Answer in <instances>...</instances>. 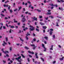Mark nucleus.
I'll return each mask as SVG.
<instances>
[{
	"label": "nucleus",
	"mask_w": 64,
	"mask_h": 64,
	"mask_svg": "<svg viewBox=\"0 0 64 64\" xmlns=\"http://www.w3.org/2000/svg\"><path fill=\"white\" fill-rule=\"evenodd\" d=\"M30 28L29 29V30L30 31H32L34 30L35 29V28L34 27L31 25H30Z\"/></svg>",
	"instance_id": "nucleus-1"
},
{
	"label": "nucleus",
	"mask_w": 64,
	"mask_h": 64,
	"mask_svg": "<svg viewBox=\"0 0 64 64\" xmlns=\"http://www.w3.org/2000/svg\"><path fill=\"white\" fill-rule=\"evenodd\" d=\"M50 32L49 34L50 35H52V34L53 33V31H54V30L53 29H50Z\"/></svg>",
	"instance_id": "nucleus-2"
},
{
	"label": "nucleus",
	"mask_w": 64,
	"mask_h": 64,
	"mask_svg": "<svg viewBox=\"0 0 64 64\" xmlns=\"http://www.w3.org/2000/svg\"><path fill=\"white\" fill-rule=\"evenodd\" d=\"M1 51H2V52L4 53L5 54H6V53H9V52L8 51L6 50L5 52L4 51V48H2L1 50Z\"/></svg>",
	"instance_id": "nucleus-3"
},
{
	"label": "nucleus",
	"mask_w": 64,
	"mask_h": 64,
	"mask_svg": "<svg viewBox=\"0 0 64 64\" xmlns=\"http://www.w3.org/2000/svg\"><path fill=\"white\" fill-rule=\"evenodd\" d=\"M25 16H24L22 18V21L23 22H25V21H26V19L25 18Z\"/></svg>",
	"instance_id": "nucleus-4"
},
{
	"label": "nucleus",
	"mask_w": 64,
	"mask_h": 64,
	"mask_svg": "<svg viewBox=\"0 0 64 64\" xmlns=\"http://www.w3.org/2000/svg\"><path fill=\"white\" fill-rule=\"evenodd\" d=\"M28 52L30 54H34V52H31L30 51H28Z\"/></svg>",
	"instance_id": "nucleus-5"
},
{
	"label": "nucleus",
	"mask_w": 64,
	"mask_h": 64,
	"mask_svg": "<svg viewBox=\"0 0 64 64\" xmlns=\"http://www.w3.org/2000/svg\"><path fill=\"white\" fill-rule=\"evenodd\" d=\"M21 58V56H20L19 57H18V58H16V60H19V59H20Z\"/></svg>",
	"instance_id": "nucleus-6"
},
{
	"label": "nucleus",
	"mask_w": 64,
	"mask_h": 64,
	"mask_svg": "<svg viewBox=\"0 0 64 64\" xmlns=\"http://www.w3.org/2000/svg\"><path fill=\"white\" fill-rule=\"evenodd\" d=\"M53 45H51L50 46V50H53Z\"/></svg>",
	"instance_id": "nucleus-7"
},
{
	"label": "nucleus",
	"mask_w": 64,
	"mask_h": 64,
	"mask_svg": "<svg viewBox=\"0 0 64 64\" xmlns=\"http://www.w3.org/2000/svg\"><path fill=\"white\" fill-rule=\"evenodd\" d=\"M64 57H62V58H59V60L60 61H62V60H63V59H64Z\"/></svg>",
	"instance_id": "nucleus-8"
},
{
	"label": "nucleus",
	"mask_w": 64,
	"mask_h": 64,
	"mask_svg": "<svg viewBox=\"0 0 64 64\" xmlns=\"http://www.w3.org/2000/svg\"><path fill=\"white\" fill-rule=\"evenodd\" d=\"M38 54V53L37 52L35 54V55L36 56V58H38V55H37V54Z\"/></svg>",
	"instance_id": "nucleus-9"
},
{
	"label": "nucleus",
	"mask_w": 64,
	"mask_h": 64,
	"mask_svg": "<svg viewBox=\"0 0 64 64\" xmlns=\"http://www.w3.org/2000/svg\"><path fill=\"white\" fill-rule=\"evenodd\" d=\"M33 19H34V20H35L36 21H37V18H35V16L34 17Z\"/></svg>",
	"instance_id": "nucleus-10"
},
{
	"label": "nucleus",
	"mask_w": 64,
	"mask_h": 64,
	"mask_svg": "<svg viewBox=\"0 0 64 64\" xmlns=\"http://www.w3.org/2000/svg\"><path fill=\"white\" fill-rule=\"evenodd\" d=\"M27 34H26V36H30V35H31V34H29V32H28L27 33Z\"/></svg>",
	"instance_id": "nucleus-11"
},
{
	"label": "nucleus",
	"mask_w": 64,
	"mask_h": 64,
	"mask_svg": "<svg viewBox=\"0 0 64 64\" xmlns=\"http://www.w3.org/2000/svg\"><path fill=\"white\" fill-rule=\"evenodd\" d=\"M42 47H43L45 49V45H44V44H42Z\"/></svg>",
	"instance_id": "nucleus-12"
},
{
	"label": "nucleus",
	"mask_w": 64,
	"mask_h": 64,
	"mask_svg": "<svg viewBox=\"0 0 64 64\" xmlns=\"http://www.w3.org/2000/svg\"><path fill=\"white\" fill-rule=\"evenodd\" d=\"M40 25H44V24H45L42 23L41 22H40Z\"/></svg>",
	"instance_id": "nucleus-13"
},
{
	"label": "nucleus",
	"mask_w": 64,
	"mask_h": 64,
	"mask_svg": "<svg viewBox=\"0 0 64 64\" xmlns=\"http://www.w3.org/2000/svg\"><path fill=\"white\" fill-rule=\"evenodd\" d=\"M24 48L26 49V50H28V49H29V48H28V47L26 46Z\"/></svg>",
	"instance_id": "nucleus-14"
},
{
	"label": "nucleus",
	"mask_w": 64,
	"mask_h": 64,
	"mask_svg": "<svg viewBox=\"0 0 64 64\" xmlns=\"http://www.w3.org/2000/svg\"><path fill=\"white\" fill-rule=\"evenodd\" d=\"M16 19H14V23H17L18 22L17 21H16Z\"/></svg>",
	"instance_id": "nucleus-15"
},
{
	"label": "nucleus",
	"mask_w": 64,
	"mask_h": 64,
	"mask_svg": "<svg viewBox=\"0 0 64 64\" xmlns=\"http://www.w3.org/2000/svg\"><path fill=\"white\" fill-rule=\"evenodd\" d=\"M20 38V41H22V42H24V40H23L21 38Z\"/></svg>",
	"instance_id": "nucleus-16"
},
{
	"label": "nucleus",
	"mask_w": 64,
	"mask_h": 64,
	"mask_svg": "<svg viewBox=\"0 0 64 64\" xmlns=\"http://www.w3.org/2000/svg\"><path fill=\"white\" fill-rule=\"evenodd\" d=\"M21 55L22 57V58H25V56H24V55H23V54H21Z\"/></svg>",
	"instance_id": "nucleus-17"
},
{
	"label": "nucleus",
	"mask_w": 64,
	"mask_h": 64,
	"mask_svg": "<svg viewBox=\"0 0 64 64\" xmlns=\"http://www.w3.org/2000/svg\"><path fill=\"white\" fill-rule=\"evenodd\" d=\"M51 14V12H47L46 14V15H50Z\"/></svg>",
	"instance_id": "nucleus-18"
},
{
	"label": "nucleus",
	"mask_w": 64,
	"mask_h": 64,
	"mask_svg": "<svg viewBox=\"0 0 64 64\" xmlns=\"http://www.w3.org/2000/svg\"><path fill=\"white\" fill-rule=\"evenodd\" d=\"M22 8V7L21 6H20L19 7V9L18 10V11H20V10Z\"/></svg>",
	"instance_id": "nucleus-19"
},
{
	"label": "nucleus",
	"mask_w": 64,
	"mask_h": 64,
	"mask_svg": "<svg viewBox=\"0 0 64 64\" xmlns=\"http://www.w3.org/2000/svg\"><path fill=\"white\" fill-rule=\"evenodd\" d=\"M43 28L44 29H46L47 28V27L46 26H43Z\"/></svg>",
	"instance_id": "nucleus-20"
},
{
	"label": "nucleus",
	"mask_w": 64,
	"mask_h": 64,
	"mask_svg": "<svg viewBox=\"0 0 64 64\" xmlns=\"http://www.w3.org/2000/svg\"><path fill=\"white\" fill-rule=\"evenodd\" d=\"M30 46L32 47H34V46H35V44H31Z\"/></svg>",
	"instance_id": "nucleus-21"
},
{
	"label": "nucleus",
	"mask_w": 64,
	"mask_h": 64,
	"mask_svg": "<svg viewBox=\"0 0 64 64\" xmlns=\"http://www.w3.org/2000/svg\"><path fill=\"white\" fill-rule=\"evenodd\" d=\"M36 31H38V32H39V30L37 28H36Z\"/></svg>",
	"instance_id": "nucleus-22"
},
{
	"label": "nucleus",
	"mask_w": 64,
	"mask_h": 64,
	"mask_svg": "<svg viewBox=\"0 0 64 64\" xmlns=\"http://www.w3.org/2000/svg\"><path fill=\"white\" fill-rule=\"evenodd\" d=\"M44 38V39H47V40H48V37L47 36H45Z\"/></svg>",
	"instance_id": "nucleus-23"
},
{
	"label": "nucleus",
	"mask_w": 64,
	"mask_h": 64,
	"mask_svg": "<svg viewBox=\"0 0 64 64\" xmlns=\"http://www.w3.org/2000/svg\"><path fill=\"white\" fill-rule=\"evenodd\" d=\"M1 15L3 17H4L5 16L4 14H1Z\"/></svg>",
	"instance_id": "nucleus-24"
},
{
	"label": "nucleus",
	"mask_w": 64,
	"mask_h": 64,
	"mask_svg": "<svg viewBox=\"0 0 64 64\" xmlns=\"http://www.w3.org/2000/svg\"><path fill=\"white\" fill-rule=\"evenodd\" d=\"M26 40H28V39H29V38L28 37H27V36H26Z\"/></svg>",
	"instance_id": "nucleus-25"
},
{
	"label": "nucleus",
	"mask_w": 64,
	"mask_h": 64,
	"mask_svg": "<svg viewBox=\"0 0 64 64\" xmlns=\"http://www.w3.org/2000/svg\"><path fill=\"white\" fill-rule=\"evenodd\" d=\"M10 11L11 13L13 12V11H12V10H10Z\"/></svg>",
	"instance_id": "nucleus-26"
},
{
	"label": "nucleus",
	"mask_w": 64,
	"mask_h": 64,
	"mask_svg": "<svg viewBox=\"0 0 64 64\" xmlns=\"http://www.w3.org/2000/svg\"><path fill=\"white\" fill-rule=\"evenodd\" d=\"M37 10L38 11V12H41V10H39L37 9Z\"/></svg>",
	"instance_id": "nucleus-27"
},
{
	"label": "nucleus",
	"mask_w": 64,
	"mask_h": 64,
	"mask_svg": "<svg viewBox=\"0 0 64 64\" xmlns=\"http://www.w3.org/2000/svg\"><path fill=\"white\" fill-rule=\"evenodd\" d=\"M44 52H45V51L46 52V48H44Z\"/></svg>",
	"instance_id": "nucleus-28"
},
{
	"label": "nucleus",
	"mask_w": 64,
	"mask_h": 64,
	"mask_svg": "<svg viewBox=\"0 0 64 64\" xmlns=\"http://www.w3.org/2000/svg\"><path fill=\"white\" fill-rule=\"evenodd\" d=\"M18 62H19V63H22V62H21V60H18Z\"/></svg>",
	"instance_id": "nucleus-29"
},
{
	"label": "nucleus",
	"mask_w": 64,
	"mask_h": 64,
	"mask_svg": "<svg viewBox=\"0 0 64 64\" xmlns=\"http://www.w3.org/2000/svg\"><path fill=\"white\" fill-rule=\"evenodd\" d=\"M40 59H41V60H42V61H43V62H44V59H43V58H41Z\"/></svg>",
	"instance_id": "nucleus-30"
},
{
	"label": "nucleus",
	"mask_w": 64,
	"mask_h": 64,
	"mask_svg": "<svg viewBox=\"0 0 64 64\" xmlns=\"http://www.w3.org/2000/svg\"><path fill=\"white\" fill-rule=\"evenodd\" d=\"M2 61L4 63H6V60H2Z\"/></svg>",
	"instance_id": "nucleus-31"
},
{
	"label": "nucleus",
	"mask_w": 64,
	"mask_h": 64,
	"mask_svg": "<svg viewBox=\"0 0 64 64\" xmlns=\"http://www.w3.org/2000/svg\"><path fill=\"white\" fill-rule=\"evenodd\" d=\"M6 41H8V38H7V37H6Z\"/></svg>",
	"instance_id": "nucleus-32"
},
{
	"label": "nucleus",
	"mask_w": 64,
	"mask_h": 64,
	"mask_svg": "<svg viewBox=\"0 0 64 64\" xmlns=\"http://www.w3.org/2000/svg\"><path fill=\"white\" fill-rule=\"evenodd\" d=\"M33 40L34 41V42H35V41H36V38H34V39Z\"/></svg>",
	"instance_id": "nucleus-33"
},
{
	"label": "nucleus",
	"mask_w": 64,
	"mask_h": 64,
	"mask_svg": "<svg viewBox=\"0 0 64 64\" xmlns=\"http://www.w3.org/2000/svg\"><path fill=\"white\" fill-rule=\"evenodd\" d=\"M31 6H32V5L30 4L29 6V8H31Z\"/></svg>",
	"instance_id": "nucleus-34"
},
{
	"label": "nucleus",
	"mask_w": 64,
	"mask_h": 64,
	"mask_svg": "<svg viewBox=\"0 0 64 64\" xmlns=\"http://www.w3.org/2000/svg\"><path fill=\"white\" fill-rule=\"evenodd\" d=\"M11 28H14V26H11Z\"/></svg>",
	"instance_id": "nucleus-35"
},
{
	"label": "nucleus",
	"mask_w": 64,
	"mask_h": 64,
	"mask_svg": "<svg viewBox=\"0 0 64 64\" xmlns=\"http://www.w3.org/2000/svg\"><path fill=\"white\" fill-rule=\"evenodd\" d=\"M39 17L40 18H42V16H39Z\"/></svg>",
	"instance_id": "nucleus-36"
},
{
	"label": "nucleus",
	"mask_w": 64,
	"mask_h": 64,
	"mask_svg": "<svg viewBox=\"0 0 64 64\" xmlns=\"http://www.w3.org/2000/svg\"><path fill=\"white\" fill-rule=\"evenodd\" d=\"M0 25L1 26H3V24L2 22L0 23Z\"/></svg>",
	"instance_id": "nucleus-37"
},
{
	"label": "nucleus",
	"mask_w": 64,
	"mask_h": 64,
	"mask_svg": "<svg viewBox=\"0 0 64 64\" xmlns=\"http://www.w3.org/2000/svg\"><path fill=\"white\" fill-rule=\"evenodd\" d=\"M54 6H55L56 7H58V5L57 4H55L54 5Z\"/></svg>",
	"instance_id": "nucleus-38"
},
{
	"label": "nucleus",
	"mask_w": 64,
	"mask_h": 64,
	"mask_svg": "<svg viewBox=\"0 0 64 64\" xmlns=\"http://www.w3.org/2000/svg\"><path fill=\"white\" fill-rule=\"evenodd\" d=\"M17 8H16L14 10V12H15V11H17Z\"/></svg>",
	"instance_id": "nucleus-39"
},
{
	"label": "nucleus",
	"mask_w": 64,
	"mask_h": 64,
	"mask_svg": "<svg viewBox=\"0 0 64 64\" xmlns=\"http://www.w3.org/2000/svg\"><path fill=\"white\" fill-rule=\"evenodd\" d=\"M60 2H62V3L64 2V0H60Z\"/></svg>",
	"instance_id": "nucleus-40"
},
{
	"label": "nucleus",
	"mask_w": 64,
	"mask_h": 64,
	"mask_svg": "<svg viewBox=\"0 0 64 64\" xmlns=\"http://www.w3.org/2000/svg\"><path fill=\"white\" fill-rule=\"evenodd\" d=\"M10 6H9V7H8V10H10Z\"/></svg>",
	"instance_id": "nucleus-41"
},
{
	"label": "nucleus",
	"mask_w": 64,
	"mask_h": 64,
	"mask_svg": "<svg viewBox=\"0 0 64 64\" xmlns=\"http://www.w3.org/2000/svg\"><path fill=\"white\" fill-rule=\"evenodd\" d=\"M44 43L45 44H47V42L46 41H44Z\"/></svg>",
	"instance_id": "nucleus-42"
},
{
	"label": "nucleus",
	"mask_w": 64,
	"mask_h": 64,
	"mask_svg": "<svg viewBox=\"0 0 64 64\" xmlns=\"http://www.w3.org/2000/svg\"><path fill=\"white\" fill-rule=\"evenodd\" d=\"M31 8L32 9V10H33V9H34V7H33V6H32L31 7Z\"/></svg>",
	"instance_id": "nucleus-43"
},
{
	"label": "nucleus",
	"mask_w": 64,
	"mask_h": 64,
	"mask_svg": "<svg viewBox=\"0 0 64 64\" xmlns=\"http://www.w3.org/2000/svg\"><path fill=\"white\" fill-rule=\"evenodd\" d=\"M3 42H4V44H6H6H7V43L5 42V41H4Z\"/></svg>",
	"instance_id": "nucleus-44"
},
{
	"label": "nucleus",
	"mask_w": 64,
	"mask_h": 64,
	"mask_svg": "<svg viewBox=\"0 0 64 64\" xmlns=\"http://www.w3.org/2000/svg\"><path fill=\"white\" fill-rule=\"evenodd\" d=\"M11 31H12V29H10V30L9 31L10 33H11Z\"/></svg>",
	"instance_id": "nucleus-45"
},
{
	"label": "nucleus",
	"mask_w": 64,
	"mask_h": 64,
	"mask_svg": "<svg viewBox=\"0 0 64 64\" xmlns=\"http://www.w3.org/2000/svg\"><path fill=\"white\" fill-rule=\"evenodd\" d=\"M6 56L7 57H9V55H8V54H6Z\"/></svg>",
	"instance_id": "nucleus-46"
},
{
	"label": "nucleus",
	"mask_w": 64,
	"mask_h": 64,
	"mask_svg": "<svg viewBox=\"0 0 64 64\" xmlns=\"http://www.w3.org/2000/svg\"><path fill=\"white\" fill-rule=\"evenodd\" d=\"M45 18L46 19V20H48V17L47 16V18Z\"/></svg>",
	"instance_id": "nucleus-47"
},
{
	"label": "nucleus",
	"mask_w": 64,
	"mask_h": 64,
	"mask_svg": "<svg viewBox=\"0 0 64 64\" xmlns=\"http://www.w3.org/2000/svg\"><path fill=\"white\" fill-rule=\"evenodd\" d=\"M2 26H1L0 27V30H1L2 29Z\"/></svg>",
	"instance_id": "nucleus-48"
},
{
	"label": "nucleus",
	"mask_w": 64,
	"mask_h": 64,
	"mask_svg": "<svg viewBox=\"0 0 64 64\" xmlns=\"http://www.w3.org/2000/svg\"><path fill=\"white\" fill-rule=\"evenodd\" d=\"M27 60H28V62H30V60H29V58H28Z\"/></svg>",
	"instance_id": "nucleus-49"
},
{
	"label": "nucleus",
	"mask_w": 64,
	"mask_h": 64,
	"mask_svg": "<svg viewBox=\"0 0 64 64\" xmlns=\"http://www.w3.org/2000/svg\"><path fill=\"white\" fill-rule=\"evenodd\" d=\"M28 56L29 57H32V56H31V55H30V54H29Z\"/></svg>",
	"instance_id": "nucleus-50"
},
{
	"label": "nucleus",
	"mask_w": 64,
	"mask_h": 64,
	"mask_svg": "<svg viewBox=\"0 0 64 64\" xmlns=\"http://www.w3.org/2000/svg\"><path fill=\"white\" fill-rule=\"evenodd\" d=\"M58 46L59 48H61V46L60 45H58Z\"/></svg>",
	"instance_id": "nucleus-51"
},
{
	"label": "nucleus",
	"mask_w": 64,
	"mask_h": 64,
	"mask_svg": "<svg viewBox=\"0 0 64 64\" xmlns=\"http://www.w3.org/2000/svg\"><path fill=\"white\" fill-rule=\"evenodd\" d=\"M50 6H54V5H53V4H50Z\"/></svg>",
	"instance_id": "nucleus-52"
},
{
	"label": "nucleus",
	"mask_w": 64,
	"mask_h": 64,
	"mask_svg": "<svg viewBox=\"0 0 64 64\" xmlns=\"http://www.w3.org/2000/svg\"><path fill=\"white\" fill-rule=\"evenodd\" d=\"M16 27V29H18V26H15Z\"/></svg>",
	"instance_id": "nucleus-53"
},
{
	"label": "nucleus",
	"mask_w": 64,
	"mask_h": 64,
	"mask_svg": "<svg viewBox=\"0 0 64 64\" xmlns=\"http://www.w3.org/2000/svg\"><path fill=\"white\" fill-rule=\"evenodd\" d=\"M3 28L4 29H6V27H5V26H3Z\"/></svg>",
	"instance_id": "nucleus-54"
},
{
	"label": "nucleus",
	"mask_w": 64,
	"mask_h": 64,
	"mask_svg": "<svg viewBox=\"0 0 64 64\" xmlns=\"http://www.w3.org/2000/svg\"><path fill=\"white\" fill-rule=\"evenodd\" d=\"M53 37L54 38H55V35H54L53 36Z\"/></svg>",
	"instance_id": "nucleus-55"
},
{
	"label": "nucleus",
	"mask_w": 64,
	"mask_h": 64,
	"mask_svg": "<svg viewBox=\"0 0 64 64\" xmlns=\"http://www.w3.org/2000/svg\"><path fill=\"white\" fill-rule=\"evenodd\" d=\"M28 3L29 4H31V2L29 1L28 2Z\"/></svg>",
	"instance_id": "nucleus-56"
},
{
	"label": "nucleus",
	"mask_w": 64,
	"mask_h": 64,
	"mask_svg": "<svg viewBox=\"0 0 64 64\" xmlns=\"http://www.w3.org/2000/svg\"><path fill=\"white\" fill-rule=\"evenodd\" d=\"M10 50H12V47H10Z\"/></svg>",
	"instance_id": "nucleus-57"
},
{
	"label": "nucleus",
	"mask_w": 64,
	"mask_h": 64,
	"mask_svg": "<svg viewBox=\"0 0 64 64\" xmlns=\"http://www.w3.org/2000/svg\"><path fill=\"white\" fill-rule=\"evenodd\" d=\"M35 48H35V47L34 46L33 47V50H35Z\"/></svg>",
	"instance_id": "nucleus-58"
},
{
	"label": "nucleus",
	"mask_w": 64,
	"mask_h": 64,
	"mask_svg": "<svg viewBox=\"0 0 64 64\" xmlns=\"http://www.w3.org/2000/svg\"><path fill=\"white\" fill-rule=\"evenodd\" d=\"M56 63V61H54L53 62V64H55Z\"/></svg>",
	"instance_id": "nucleus-59"
},
{
	"label": "nucleus",
	"mask_w": 64,
	"mask_h": 64,
	"mask_svg": "<svg viewBox=\"0 0 64 64\" xmlns=\"http://www.w3.org/2000/svg\"><path fill=\"white\" fill-rule=\"evenodd\" d=\"M48 12H50V11H51V10H48Z\"/></svg>",
	"instance_id": "nucleus-60"
},
{
	"label": "nucleus",
	"mask_w": 64,
	"mask_h": 64,
	"mask_svg": "<svg viewBox=\"0 0 64 64\" xmlns=\"http://www.w3.org/2000/svg\"><path fill=\"white\" fill-rule=\"evenodd\" d=\"M28 12H25V14H28Z\"/></svg>",
	"instance_id": "nucleus-61"
},
{
	"label": "nucleus",
	"mask_w": 64,
	"mask_h": 64,
	"mask_svg": "<svg viewBox=\"0 0 64 64\" xmlns=\"http://www.w3.org/2000/svg\"><path fill=\"white\" fill-rule=\"evenodd\" d=\"M20 45V44H16V45H17V46H18Z\"/></svg>",
	"instance_id": "nucleus-62"
},
{
	"label": "nucleus",
	"mask_w": 64,
	"mask_h": 64,
	"mask_svg": "<svg viewBox=\"0 0 64 64\" xmlns=\"http://www.w3.org/2000/svg\"><path fill=\"white\" fill-rule=\"evenodd\" d=\"M5 19L7 20V19H8V18H7V17H5Z\"/></svg>",
	"instance_id": "nucleus-63"
},
{
	"label": "nucleus",
	"mask_w": 64,
	"mask_h": 64,
	"mask_svg": "<svg viewBox=\"0 0 64 64\" xmlns=\"http://www.w3.org/2000/svg\"><path fill=\"white\" fill-rule=\"evenodd\" d=\"M25 29L26 30H28V28L27 27H26L25 28Z\"/></svg>",
	"instance_id": "nucleus-64"
}]
</instances>
